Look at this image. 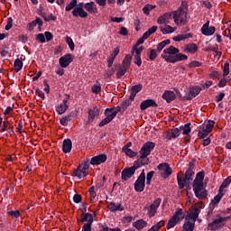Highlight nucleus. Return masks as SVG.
<instances>
[{
  "label": "nucleus",
  "instance_id": "obj_56",
  "mask_svg": "<svg viewBox=\"0 0 231 231\" xmlns=\"http://www.w3.org/2000/svg\"><path fill=\"white\" fill-rule=\"evenodd\" d=\"M162 17H164V21H166V24H169L170 21L174 19V13H165Z\"/></svg>",
  "mask_w": 231,
  "mask_h": 231
},
{
  "label": "nucleus",
  "instance_id": "obj_57",
  "mask_svg": "<svg viewBox=\"0 0 231 231\" xmlns=\"http://www.w3.org/2000/svg\"><path fill=\"white\" fill-rule=\"evenodd\" d=\"M142 51H143V46H141L138 48V46H134L133 49H132V55H134L137 54V55H142Z\"/></svg>",
  "mask_w": 231,
  "mask_h": 231
},
{
  "label": "nucleus",
  "instance_id": "obj_26",
  "mask_svg": "<svg viewBox=\"0 0 231 231\" xmlns=\"http://www.w3.org/2000/svg\"><path fill=\"white\" fill-rule=\"evenodd\" d=\"M84 8L88 14H98V9L97 8V4H95V2L86 3Z\"/></svg>",
  "mask_w": 231,
  "mask_h": 231
},
{
  "label": "nucleus",
  "instance_id": "obj_8",
  "mask_svg": "<svg viewBox=\"0 0 231 231\" xmlns=\"http://www.w3.org/2000/svg\"><path fill=\"white\" fill-rule=\"evenodd\" d=\"M135 192H143L145 190V170H143L134 184Z\"/></svg>",
  "mask_w": 231,
  "mask_h": 231
},
{
  "label": "nucleus",
  "instance_id": "obj_59",
  "mask_svg": "<svg viewBox=\"0 0 231 231\" xmlns=\"http://www.w3.org/2000/svg\"><path fill=\"white\" fill-rule=\"evenodd\" d=\"M42 10H44V7L40 6L37 9V14H38V15H40V17H42V19H44V21H48V16H46V13L42 12Z\"/></svg>",
  "mask_w": 231,
  "mask_h": 231
},
{
  "label": "nucleus",
  "instance_id": "obj_30",
  "mask_svg": "<svg viewBox=\"0 0 231 231\" xmlns=\"http://www.w3.org/2000/svg\"><path fill=\"white\" fill-rule=\"evenodd\" d=\"M223 196V192L219 193L218 191V194L214 197V199H212L211 203L209 204V206H211L212 210H214V208H216V207L219 205V201H221Z\"/></svg>",
  "mask_w": 231,
  "mask_h": 231
},
{
  "label": "nucleus",
  "instance_id": "obj_22",
  "mask_svg": "<svg viewBox=\"0 0 231 231\" xmlns=\"http://www.w3.org/2000/svg\"><path fill=\"white\" fill-rule=\"evenodd\" d=\"M37 24H38V28L41 30V28H42V24H44V23L42 22V19L36 17L35 20L28 23L27 28L29 32H33V29L35 28V26H37Z\"/></svg>",
  "mask_w": 231,
  "mask_h": 231
},
{
  "label": "nucleus",
  "instance_id": "obj_50",
  "mask_svg": "<svg viewBox=\"0 0 231 231\" xmlns=\"http://www.w3.org/2000/svg\"><path fill=\"white\" fill-rule=\"evenodd\" d=\"M122 151L123 152H125V154H126V156H129V158H134L135 156H138V152H134L133 150H131V148H125V150Z\"/></svg>",
  "mask_w": 231,
  "mask_h": 231
},
{
  "label": "nucleus",
  "instance_id": "obj_36",
  "mask_svg": "<svg viewBox=\"0 0 231 231\" xmlns=\"http://www.w3.org/2000/svg\"><path fill=\"white\" fill-rule=\"evenodd\" d=\"M126 71H129V67H125V65H120L116 72V79H122V77L125 75Z\"/></svg>",
  "mask_w": 231,
  "mask_h": 231
},
{
  "label": "nucleus",
  "instance_id": "obj_31",
  "mask_svg": "<svg viewBox=\"0 0 231 231\" xmlns=\"http://www.w3.org/2000/svg\"><path fill=\"white\" fill-rule=\"evenodd\" d=\"M185 53H196L198 51V45L196 43H188L184 47Z\"/></svg>",
  "mask_w": 231,
  "mask_h": 231
},
{
  "label": "nucleus",
  "instance_id": "obj_42",
  "mask_svg": "<svg viewBox=\"0 0 231 231\" xmlns=\"http://www.w3.org/2000/svg\"><path fill=\"white\" fill-rule=\"evenodd\" d=\"M69 107V106L68 105H64L61 103L56 107V112L58 113V115H64V113L68 111Z\"/></svg>",
  "mask_w": 231,
  "mask_h": 231
},
{
  "label": "nucleus",
  "instance_id": "obj_14",
  "mask_svg": "<svg viewBox=\"0 0 231 231\" xmlns=\"http://www.w3.org/2000/svg\"><path fill=\"white\" fill-rule=\"evenodd\" d=\"M73 54L68 53L59 59L60 68H68L73 62Z\"/></svg>",
  "mask_w": 231,
  "mask_h": 231
},
{
  "label": "nucleus",
  "instance_id": "obj_7",
  "mask_svg": "<svg viewBox=\"0 0 231 231\" xmlns=\"http://www.w3.org/2000/svg\"><path fill=\"white\" fill-rule=\"evenodd\" d=\"M193 192L198 199H207L208 190L205 188L204 183H196L192 185Z\"/></svg>",
  "mask_w": 231,
  "mask_h": 231
},
{
  "label": "nucleus",
  "instance_id": "obj_4",
  "mask_svg": "<svg viewBox=\"0 0 231 231\" xmlns=\"http://www.w3.org/2000/svg\"><path fill=\"white\" fill-rule=\"evenodd\" d=\"M185 5L183 3L180 5L179 9L175 12H173V19L175 24H182L185 26L186 23H189V17L187 16V11L183 9Z\"/></svg>",
  "mask_w": 231,
  "mask_h": 231
},
{
  "label": "nucleus",
  "instance_id": "obj_55",
  "mask_svg": "<svg viewBox=\"0 0 231 231\" xmlns=\"http://www.w3.org/2000/svg\"><path fill=\"white\" fill-rule=\"evenodd\" d=\"M6 25L5 27V30L8 32L9 30H12V27L14 26V19L12 17H8L6 19Z\"/></svg>",
  "mask_w": 231,
  "mask_h": 231
},
{
  "label": "nucleus",
  "instance_id": "obj_51",
  "mask_svg": "<svg viewBox=\"0 0 231 231\" xmlns=\"http://www.w3.org/2000/svg\"><path fill=\"white\" fill-rule=\"evenodd\" d=\"M230 75V63L226 61L223 68V77H228Z\"/></svg>",
  "mask_w": 231,
  "mask_h": 231
},
{
  "label": "nucleus",
  "instance_id": "obj_17",
  "mask_svg": "<svg viewBox=\"0 0 231 231\" xmlns=\"http://www.w3.org/2000/svg\"><path fill=\"white\" fill-rule=\"evenodd\" d=\"M107 160V155L102 153L91 158L89 164L90 165H101V163H106Z\"/></svg>",
  "mask_w": 231,
  "mask_h": 231
},
{
  "label": "nucleus",
  "instance_id": "obj_21",
  "mask_svg": "<svg viewBox=\"0 0 231 231\" xmlns=\"http://www.w3.org/2000/svg\"><path fill=\"white\" fill-rule=\"evenodd\" d=\"M163 100H166L167 104H171V102L176 100V94L171 90H165L162 96Z\"/></svg>",
  "mask_w": 231,
  "mask_h": 231
},
{
  "label": "nucleus",
  "instance_id": "obj_38",
  "mask_svg": "<svg viewBox=\"0 0 231 231\" xmlns=\"http://www.w3.org/2000/svg\"><path fill=\"white\" fill-rule=\"evenodd\" d=\"M204 180H205V171H199L196 175L195 180H193V185H196V183H203Z\"/></svg>",
  "mask_w": 231,
  "mask_h": 231
},
{
  "label": "nucleus",
  "instance_id": "obj_32",
  "mask_svg": "<svg viewBox=\"0 0 231 231\" xmlns=\"http://www.w3.org/2000/svg\"><path fill=\"white\" fill-rule=\"evenodd\" d=\"M5 131H8V133H14V125H12L8 120L3 122V127L1 128L0 133H5Z\"/></svg>",
  "mask_w": 231,
  "mask_h": 231
},
{
  "label": "nucleus",
  "instance_id": "obj_2",
  "mask_svg": "<svg viewBox=\"0 0 231 231\" xmlns=\"http://www.w3.org/2000/svg\"><path fill=\"white\" fill-rule=\"evenodd\" d=\"M154 147H156V143H152L151 141L146 142L139 151L140 157L136 160L143 166L149 165V156L152 151H154Z\"/></svg>",
  "mask_w": 231,
  "mask_h": 231
},
{
  "label": "nucleus",
  "instance_id": "obj_35",
  "mask_svg": "<svg viewBox=\"0 0 231 231\" xmlns=\"http://www.w3.org/2000/svg\"><path fill=\"white\" fill-rule=\"evenodd\" d=\"M231 183V176L226 178L222 184L219 187L218 192L219 194H221V192H223V190H225V189H228V187L230 186Z\"/></svg>",
  "mask_w": 231,
  "mask_h": 231
},
{
  "label": "nucleus",
  "instance_id": "obj_20",
  "mask_svg": "<svg viewBox=\"0 0 231 231\" xmlns=\"http://www.w3.org/2000/svg\"><path fill=\"white\" fill-rule=\"evenodd\" d=\"M180 134H181L180 127L173 128V129L170 130L169 132H167L165 138H166V140H172V138H178V136H180Z\"/></svg>",
  "mask_w": 231,
  "mask_h": 231
},
{
  "label": "nucleus",
  "instance_id": "obj_61",
  "mask_svg": "<svg viewBox=\"0 0 231 231\" xmlns=\"http://www.w3.org/2000/svg\"><path fill=\"white\" fill-rule=\"evenodd\" d=\"M7 216H11V217H15L17 219V217H21V212L19 210H11L7 212Z\"/></svg>",
  "mask_w": 231,
  "mask_h": 231
},
{
  "label": "nucleus",
  "instance_id": "obj_48",
  "mask_svg": "<svg viewBox=\"0 0 231 231\" xmlns=\"http://www.w3.org/2000/svg\"><path fill=\"white\" fill-rule=\"evenodd\" d=\"M162 226H165L164 220L159 221L158 223L153 225L148 231H158V230H160V228H162Z\"/></svg>",
  "mask_w": 231,
  "mask_h": 231
},
{
  "label": "nucleus",
  "instance_id": "obj_12",
  "mask_svg": "<svg viewBox=\"0 0 231 231\" xmlns=\"http://www.w3.org/2000/svg\"><path fill=\"white\" fill-rule=\"evenodd\" d=\"M157 169L160 171L162 178L167 179L172 174V168H171V165L167 162L160 163Z\"/></svg>",
  "mask_w": 231,
  "mask_h": 231
},
{
  "label": "nucleus",
  "instance_id": "obj_24",
  "mask_svg": "<svg viewBox=\"0 0 231 231\" xmlns=\"http://www.w3.org/2000/svg\"><path fill=\"white\" fill-rule=\"evenodd\" d=\"M72 176H75L78 180H82V178H86V176H88V173H86L82 166H78L77 169L73 171Z\"/></svg>",
  "mask_w": 231,
  "mask_h": 231
},
{
  "label": "nucleus",
  "instance_id": "obj_28",
  "mask_svg": "<svg viewBox=\"0 0 231 231\" xmlns=\"http://www.w3.org/2000/svg\"><path fill=\"white\" fill-rule=\"evenodd\" d=\"M73 147V143H71V139H65L62 143V151L65 154L68 152H71V148Z\"/></svg>",
  "mask_w": 231,
  "mask_h": 231
},
{
  "label": "nucleus",
  "instance_id": "obj_37",
  "mask_svg": "<svg viewBox=\"0 0 231 231\" xmlns=\"http://www.w3.org/2000/svg\"><path fill=\"white\" fill-rule=\"evenodd\" d=\"M0 55L1 57H6V55H9V57H12V52H10V47L6 44H3L0 48Z\"/></svg>",
  "mask_w": 231,
  "mask_h": 231
},
{
  "label": "nucleus",
  "instance_id": "obj_29",
  "mask_svg": "<svg viewBox=\"0 0 231 231\" xmlns=\"http://www.w3.org/2000/svg\"><path fill=\"white\" fill-rule=\"evenodd\" d=\"M78 223H93V215L89 213H82L81 219H78Z\"/></svg>",
  "mask_w": 231,
  "mask_h": 231
},
{
  "label": "nucleus",
  "instance_id": "obj_44",
  "mask_svg": "<svg viewBox=\"0 0 231 231\" xmlns=\"http://www.w3.org/2000/svg\"><path fill=\"white\" fill-rule=\"evenodd\" d=\"M134 101V99H131V97H129L128 99L123 101L120 106L123 109V111L125 113V111H127V107H129V106H131V104H133V102Z\"/></svg>",
  "mask_w": 231,
  "mask_h": 231
},
{
  "label": "nucleus",
  "instance_id": "obj_16",
  "mask_svg": "<svg viewBox=\"0 0 231 231\" xmlns=\"http://www.w3.org/2000/svg\"><path fill=\"white\" fill-rule=\"evenodd\" d=\"M200 32L202 35H206L207 37H208L210 35H214V33L216 32V27L210 26V22L208 21L205 23V24H203Z\"/></svg>",
  "mask_w": 231,
  "mask_h": 231
},
{
  "label": "nucleus",
  "instance_id": "obj_47",
  "mask_svg": "<svg viewBox=\"0 0 231 231\" xmlns=\"http://www.w3.org/2000/svg\"><path fill=\"white\" fill-rule=\"evenodd\" d=\"M155 8H156V5L147 4L143 8V13L144 14V15H149V14H151V12H152V10H154Z\"/></svg>",
  "mask_w": 231,
  "mask_h": 231
},
{
  "label": "nucleus",
  "instance_id": "obj_23",
  "mask_svg": "<svg viewBox=\"0 0 231 231\" xmlns=\"http://www.w3.org/2000/svg\"><path fill=\"white\" fill-rule=\"evenodd\" d=\"M107 208L110 212H123V210H125V207L124 205L116 204L115 202H110Z\"/></svg>",
  "mask_w": 231,
  "mask_h": 231
},
{
  "label": "nucleus",
  "instance_id": "obj_19",
  "mask_svg": "<svg viewBox=\"0 0 231 231\" xmlns=\"http://www.w3.org/2000/svg\"><path fill=\"white\" fill-rule=\"evenodd\" d=\"M194 162H189L188 164V169L186 170L185 174H183V176L189 178L192 181V180H194V174H196V172H194Z\"/></svg>",
  "mask_w": 231,
  "mask_h": 231
},
{
  "label": "nucleus",
  "instance_id": "obj_39",
  "mask_svg": "<svg viewBox=\"0 0 231 231\" xmlns=\"http://www.w3.org/2000/svg\"><path fill=\"white\" fill-rule=\"evenodd\" d=\"M105 116H106V118H109L111 120H115V118H116V114L115 113V109L114 108H106Z\"/></svg>",
  "mask_w": 231,
  "mask_h": 231
},
{
  "label": "nucleus",
  "instance_id": "obj_40",
  "mask_svg": "<svg viewBox=\"0 0 231 231\" xmlns=\"http://www.w3.org/2000/svg\"><path fill=\"white\" fill-rule=\"evenodd\" d=\"M160 30L163 35H167V33H174L175 30L171 25L165 24V27L160 26Z\"/></svg>",
  "mask_w": 231,
  "mask_h": 231
},
{
  "label": "nucleus",
  "instance_id": "obj_52",
  "mask_svg": "<svg viewBox=\"0 0 231 231\" xmlns=\"http://www.w3.org/2000/svg\"><path fill=\"white\" fill-rule=\"evenodd\" d=\"M77 8V0H71L69 5L65 7L66 12H71V10H75Z\"/></svg>",
  "mask_w": 231,
  "mask_h": 231
},
{
  "label": "nucleus",
  "instance_id": "obj_27",
  "mask_svg": "<svg viewBox=\"0 0 231 231\" xmlns=\"http://www.w3.org/2000/svg\"><path fill=\"white\" fill-rule=\"evenodd\" d=\"M163 55H168V57H174L177 53H180V49L174 46H170L163 50Z\"/></svg>",
  "mask_w": 231,
  "mask_h": 231
},
{
  "label": "nucleus",
  "instance_id": "obj_53",
  "mask_svg": "<svg viewBox=\"0 0 231 231\" xmlns=\"http://www.w3.org/2000/svg\"><path fill=\"white\" fill-rule=\"evenodd\" d=\"M156 212H158V208L150 205V208H148V217H154L156 216Z\"/></svg>",
  "mask_w": 231,
  "mask_h": 231
},
{
  "label": "nucleus",
  "instance_id": "obj_6",
  "mask_svg": "<svg viewBox=\"0 0 231 231\" xmlns=\"http://www.w3.org/2000/svg\"><path fill=\"white\" fill-rule=\"evenodd\" d=\"M229 217H221V215H217V218H214L211 223H208V230L216 231L219 230V228H223L225 226L226 221H228L230 219Z\"/></svg>",
  "mask_w": 231,
  "mask_h": 231
},
{
  "label": "nucleus",
  "instance_id": "obj_13",
  "mask_svg": "<svg viewBox=\"0 0 231 231\" xmlns=\"http://www.w3.org/2000/svg\"><path fill=\"white\" fill-rule=\"evenodd\" d=\"M201 87L193 86L189 88V92L182 97V100H192V98H196L199 93H201Z\"/></svg>",
  "mask_w": 231,
  "mask_h": 231
},
{
  "label": "nucleus",
  "instance_id": "obj_45",
  "mask_svg": "<svg viewBox=\"0 0 231 231\" xmlns=\"http://www.w3.org/2000/svg\"><path fill=\"white\" fill-rule=\"evenodd\" d=\"M171 44V40L167 39V40H164L162 42H161L160 43H158L157 45V51L158 53H162V50H163V48H165V46Z\"/></svg>",
  "mask_w": 231,
  "mask_h": 231
},
{
  "label": "nucleus",
  "instance_id": "obj_46",
  "mask_svg": "<svg viewBox=\"0 0 231 231\" xmlns=\"http://www.w3.org/2000/svg\"><path fill=\"white\" fill-rule=\"evenodd\" d=\"M180 133L182 131V134H186L189 136L190 134V123L185 124L184 125H180Z\"/></svg>",
  "mask_w": 231,
  "mask_h": 231
},
{
  "label": "nucleus",
  "instance_id": "obj_25",
  "mask_svg": "<svg viewBox=\"0 0 231 231\" xmlns=\"http://www.w3.org/2000/svg\"><path fill=\"white\" fill-rule=\"evenodd\" d=\"M143 88V85H142V84H137L135 86L131 87V88H130L131 100H134L136 94L140 93V91H142Z\"/></svg>",
  "mask_w": 231,
  "mask_h": 231
},
{
  "label": "nucleus",
  "instance_id": "obj_63",
  "mask_svg": "<svg viewBox=\"0 0 231 231\" xmlns=\"http://www.w3.org/2000/svg\"><path fill=\"white\" fill-rule=\"evenodd\" d=\"M110 122H113V120H111L109 117L106 116L99 123V127H104V125H107V124H110Z\"/></svg>",
  "mask_w": 231,
  "mask_h": 231
},
{
  "label": "nucleus",
  "instance_id": "obj_18",
  "mask_svg": "<svg viewBox=\"0 0 231 231\" xmlns=\"http://www.w3.org/2000/svg\"><path fill=\"white\" fill-rule=\"evenodd\" d=\"M148 107H158V104L154 99H146L140 104L141 111H145Z\"/></svg>",
  "mask_w": 231,
  "mask_h": 231
},
{
  "label": "nucleus",
  "instance_id": "obj_64",
  "mask_svg": "<svg viewBox=\"0 0 231 231\" xmlns=\"http://www.w3.org/2000/svg\"><path fill=\"white\" fill-rule=\"evenodd\" d=\"M91 225H93V222L85 223L81 231H91Z\"/></svg>",
  "mask_w": 231,
  "mask_h": 231
},
{
  "label": "nucleus",
  "instance_id": "obj_41",
  "mask_svg": "<svg viewBox=\"0 0 231 231\" xmlns=\"http://www.w3.org/2000/svg\"><path fill=\"white\" fill-rule=\"evenodd\" d=\"M23 60L17 58L14 62V68L15 73H19V71L23 69Z\"/></svg>",
  "mask_w": 231,
  "mask_h": 231
},
{
  "label": "nucleus",
  "instance_id": "obj_5",
  "mask_svg": "<svg viewBox=\"0 0 231 231\" xmlns=\"http://www.w3.org/2000/svg\"><path fill=\"white\" fill-rule=\"evenodd\" d=\"M185 219V214L183 213V209L177 208L174 215L169 219L168 224L166 226L167 230H171V228H174L180 223V221Z\"/></svg>",
  "mask_w": 231,
  "mask_h": 231
},
{
  "label": "nucleus",
  "instance_id": "obj_49",
  "mask_svg": "<svg viewBox=\"0 0 231 231\" xmlns=\"http://www.w3.org/2000/svg\"><path fill=\"white\" fill-rule=\"evenodd\" d=\"M134 56V63L140 68L142 66V55L134 53L132 54Z\"/></svg>",
  "mask_w": 231,
  "mask_h": 231
},
{
  "label": "nucleus",
  "instance_id": "obj_43",
  "mask_svg": "<svg viewBox=\"0 0 231 231\" xmlns=\"http://www.w3.org/2000/svg\"><path fill=\"white\" fill-rule=\"evenodd\" d=\"M133 59V56L131 54H126L122 61V66H125L126 68H131V60Z\"/></svg>",
  "mask_w": 231,
  "mask_h": 231
},
{
  "label": "nucleus",
  "instance_id": "obj_34",
  "mask_svg": "<svg viewBox=\"0 0 231 231\" xmlns=\"http://www.w3.org/2000/svg\"><path fill=\"white\" fill-rule=\"evenodd\" d=\"M190 37H192L191 33L184 32V33H181V34H179V35L173 37V41H175V42H180L181 41L190 39Z\"/></svg>",
  "mask_w": 231,
  "mask_h": 231
},
{
  "label": "nucleus",
  "instance_id": "obj_54",
  "mask_svg": "<svg viewBox=\"0 0 231 231\" xmlns=\"http://www.w3.org/2000/svg\"><path fill=\"white\" fill-rule=\"evenodd\" d=\"M65 41L68 46L69 47L70 51H73L75 50V42H73V39H71V37L67 36Z\"/></svg>",
  "mask_w": 231,
  "mask_h": 231
},
{
  "label": "nucleus",
  "instance_id": "obj_1",
  "mask_svg": "<svg viewBox=\"0 0 231 231\" xmlns=\"http://www.w3.org/2000/svg\"><path fill=\"white\" fill-rule=\"evenodd\" d=\"M201 212V206H195L185 216V222L182 226V231H194V226H196V219L199 217V213Z\"/></svg>",
  "mask_w": 231,
  "mask_h": 231
},
{
  "label": "nucleus",
  "instance_id": "obj_33",
  "mask_svg": "<svg viewBox=\"0 0 231 231\" xmlns=\"http://www.w3.org/2000/svg\"><path fill=\"white\" fill-rule=\"evenodd\" d=\"M133 226H134V228H136L137 230H143V228L147 226V221L143 219L136 220L133 223Z\"/></svg>",
  "mask_w": 231,
  "mask_h": 231
},
{
  "label": "nucleus",
  "instance_id": "obj_58",
  "mask_svg": "<svg viewBox=\"0 0 231 231\" xmlns=\"http://www.w3.org/2000/svg\"><path fill=\"white\" fill-rule=\"evenodd\" d=\"M158 51L156 49H150V53L148 55L150 60H155L156 57H158V54L156 53Z\"/></svg>",
  "mask_w": 231,
  "mask_h": 231
},
{
  "label": "nucleus",
  "instance_id": "obj_15",
  "mask_svg": "<svg viewBox=\"0 0 231 231\" xmlns=\"http://www.w3.org/2000/svg\"><path fill=\"white\" fill-rule=\"evenodd\" d=\"M100 116V108L97 106H94L92 108H88V123L92 124L95 121V118Z\"/></svg>",
  "mask_w": 231,
  "mask_h": 231
},
{
  "label": "nucleus",
  "instance_id": "obj_62",
  "mask_svg": "<svg viewBox=\"0 0 231 231\" xmlns=\"http://www.w3.org/2000/svg\"><path fill=\"white\" fill-rule=\"evenodd\" d=\"M152 176H154V171H149L146 174V185H151V181L152 180Z\"/></svg>",
  "mask_w": 231,
  "mask_h": 231
},
{
  "label": "nucleus",
  "instance_id": "obj_11",
  "mask_svg": "<svg viewBox=\"0 0 231 231\" xmlns=\"http://www.w3.org/2000/svg\"><path fill=\"white\" fill-rule=\"evenodd\" d=\"M85 5L86 4L84 3L77 4L76 7L71 12L73 17H81V19H86V17H88V13L84 11Z\"/></svg>",
  "mask_w": 231,
  "mask_h": 231
},
{
  "label": "nucleus",
  "instance_id": "obj_60",
  "mask_svg": "<svg viewBox=\"0 0 231 231\" xmlns=\"http://www.w3.org/2000/svg\"><path fill=\"white\" fill-rule=\"evenodd\" d=\"M214 124H216V122L209 121V124L204 125L208 134L212 133V129H214Z\"/></svg>",
  "mask_w": 231,
  "mask_h": 231
},
{
  "label": "nucleus",
  "instance_id": "obj_10",
  "mask_svg": "<svg viewBox=\"0 0 231 231\" xmlns=\"http://www.w3.org/2000/svg\"><path fill=\"white\" fill-rule=\"evenodd\" d=\"M192 180L183 175V171L177 173V183L180 190H182L185 187H189Z\"/></svg>",
  "mask_w": 231,
  "mask_h": 231
},
{
  "label": "nucleus",
  "instance_id": "obj_9",
  "mask_svg": "<svg viewBox=\"0 0 231 231\" xmlns=\"http://www.w3.org/2000/svg\"><path fill=\"white\" fill-rule=\"evenodd\" d=\"M161 57L162 59H164L166 62H171V64H176V62H180V60H187L189 59L188 55L181 54L180 52H178L175 56L162 54Z\"/></svg>",
  "mask_w": 231,
  "mask_h": 231
},
{
  "label": "nucleus",
  "instance_id": "obj_3",
  "mask_svg": "<svg viewBox=\"0 0 231 231\" xmlns=\"http://www.w3.org/2000/svg\"><path fill=\"white\" fill-rule=\"evenodd\" d=\"M141 167H143L139 161H134V165L132 167H126L121 172V180L123 181H127L128 180H131L133 176H134V173L138 169Z\"/></svg>",
  "mask_w": 231,
  "mask_h": 231
}]
</instances>
